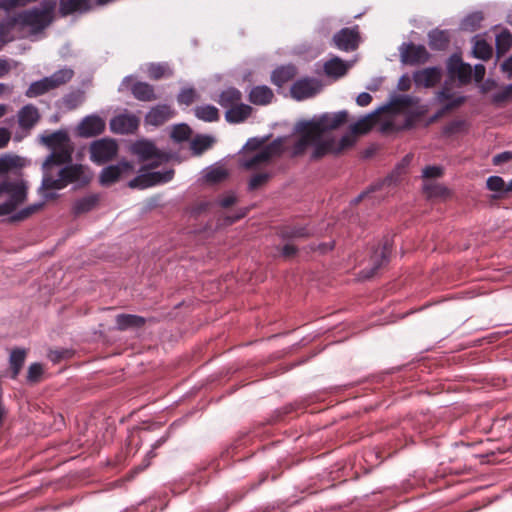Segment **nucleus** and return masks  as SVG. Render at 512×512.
<instances>
[{"mask_svg":"<svg viewBox=\"0 0 512 512\" xmlns=\"http://www.w3.org/2000/svg\"><path fill=\"white\" fill-rule=\"evenodd\" d=\"M3 195L8 198L0 203V216H9L10 223L24 221L44 207V201H40L16 211L28 198V182L19 171L14 178L7 176L0 180V196Z\"/></svg>","mask_w":512,"mask_h":512,"instance_id":"nucleus-1","label":"nucleus"},{"mask_svg":"<svg viewBox=\"0 0 512 512\" xmlns=\"http://www.w3.org/2000/svg\"><path fill=\"white\" fill-rule=\"evenodd\" d=\"M72 161V151L50 152L42 163V181L38 193L44 204L58 197L57 191L65 188L66 163Z\"/></svg>","mask_w":512,"mask_h":512,"instance_id":"nucleus-2","label":"nucleus"},{"mask_svg":"<svg viewBox=\"0 0 512 512\" xmlns=\"http://www.w3.org/2000/svg\"><path fill=\"white\" fill-rule=\"evenodd\" d=\"M56 0H42L40 5L16 14L18 26L29 28L32 34L42 32L53 21Z\"/></svg>","mask_w":512,"mask_h":512,"instance_id":"nucleus-3","label":"nucleus"},{"mask_svg":"<svg viewBox=\"0 0 512 512\" xmlns=\"http://www.w3.org/2000/svg\"><path fill=\"white\" fill-rule=\"evenodd\" d=\"M74 70L69 67H63L55 71L50 76L34 81L25 92L28 98H35L55 90L72 80Z\"/></svg>","mask_w":512,"mask_h":512,"instance_id":"nucleus-4","label":"nucleus"},{"mask_svg":"<svg viewBox=\"0 0 512 512\" xmlns=\"http://www.w3.org/2000/svg\"><path fill=\"white\" fill-rule=\"evenodd\" d=\"M348 118V112L341 110L333 113H323L319 116H314L308 121H303V127L311 128V130L318 136L324 134L326 131L334 130L343 125Z\"/></svg>","mask_w":512,"mask_h":512,"instance_id":"nucleus-5","label":"nucleus"},{"mask_svg":"<svg viewBox=\"0 0 512 512\" xmlns=\"http://www.w3.org/2000/svg\"><path fill=\"white\" fill-rule=\"evenodd\" d=\"M118 152L116 140L101 138L91 142L89 146L90 160L97 165H103L111 161Z\"/></svg>","mask_w":512,"mask_h":512,"instance_id":"nucleus-6","label":"nucleus"},{"mask_svg":"<svg viewBox=\"0 0 512 512\" xmlns=\"http://www.w3.org/2000/svg\"><path fill=\"white\" fill-rule=\"evenodd\" d=\"M92 177L93 174L88 166L73 163L72 161L66 163L64 176L65 188L70 184H74L77 188L85 187L90 183Z\"/></svg>","mask_w":512,"mask_h":512,"instance_id":"nucleus-7","label":"nucleus"},{"mask_svg":"<svg viewBox=\"0 0 512 512\" xmlns=\"http://www.w3.org/2000/svg\"><path fill=\"white\" fill-rule=\"evenodd\" d=\"M321 89L322 83L320 80L313 77H305L293 83L290 93L295 100L302 101L316 96L320 93Z\"/></svg>","mask_w":512,"mask_h":512,"instance_id":"nucleus-8","label":"nucleus"},{"mask_svg":"<svg viewBox=\"0 0 512 512\" xmlns=\"http://www.w3.org/2000/svg\"><path fill=\"white\" fill-rule=\"evenodd\" d=\"M400 60L404 64L417 65L428 61L430 54L424 45L402 43L399 47Z\"/></svg>","mask_w":512,"mask_h":512,"instance_id":"nucleus-9","label":"nucleus"},{"mask_svg":"<svg viewBox=\"0 0 512 512\" xmlns=\"http://www.w3.org/2000/svg\"><path fill=\"white\" fill-rule=\"evenodd\" d=\"M391 253V243L386 239L371 256V266L361 271L362 278L369 279L376 275L377 271L389 261Z\"/></svg>","mask_w":512,"mask_h":512,"instance_id":"nucleus-10","label":"nucleus"},{"mask_svg":"<svg viewBox=\"0 0 512 512\" xmlns=\"http://www.w3.org/2000/svg\"><path fill=\"white\" fill-rule=\"evenodd\" d=\"M39 142L49 148L51 152L72 151L70 149V137L65 129H59L52 133L45 132L39 136Z\"/></svg>","mask_w":512,"mask_h":512,"instance_id":"nucleus-11","label":"nucleus"},{"mask_svg":"<svg viewBox=\"0 0 512 512\" xmlns=\"http://www.w3.org/2000/svg\"><path fill=\"white\" fill-rule=\"evenodd\" d=\"M134 170L131 162L119 161L115 165H109L100 172L99 180L103 186H109L117 182L122 176L132 173Z\"/></svg>","mask_w":512,"mask_h":512,"instance_id":"nucleus-12","label":"nucleus"},{"mask_svg":"<svg viewBox=\"0 0 512 512\" xmlns=\"http://www.w3.org/2000/svg\"><path fill=\"white\" fill-rule=\"evenodd\" d=\"M106 127L105 121L96 114L85 116L77 125V135L81 138H91L100 135Z\"/></svg>","mask_w":512,"mask_h":512,"instance_id":"nucleus-13","label":"nucleus"},{"mask_svg":"<svg viewBox=\"0 0 512 512\" xmlns=\"http://www.w3.org/2000/svg\"><path fill=\"white\" fill-rule=\"evenodd\" d=\"M358 26L353 28H342L333 36V44L336 48L342 51H353L359 44Z\"/></svg>","mask_w":512,"mask_h":512,"instance_id":"nucleus-14","label":"nucleus"},{"mask_svg":"<svg viewBox=\"0 0 512 512\" xmlns=\"http://www.w3.org/2000/svg\"><path fill=\"white\" fill-rule=\"evenodd\" d=\"M109 126L115 134H132L139 126V119L133 114H119L110 120Z\"/></svg>","mask_w":512,"mask_h":512,"instance_id":"nucleus-15","label":"nucleus"},{"mask_svg":"<svg viewBox=\"0 0 512 512\" xmlns=\"http://www.w3.org/2000/svg\"><path fill=\"white\" fill-rule=\"evenodd\" d=\"M175 110L167 104H159L152 107L145 116V123L158 127L175 116Z\"/></svg>","mask_w":512,"mask_h":512,"instance_id":"nucleus-16","label":"nucleus"},{"mask_svg":"<svg viewBox=\"0 0 512 512\" xmlns=\"http://www.w3.org/2000/svg\"><path fill=\"white\" fill-rule=\"evenodd\" d=\"M296 131L300 133V136L295 141L292 147L291 156L297 157L307 150L308 147L312 146L315 137L317 136L311 128H304L303 121L297 123Z\"/></svg>","mask_w":512,"mask_h":512,"instance_id":"nucleus-17","label":"nucleus"},{"mask_svg":"<svg viewBox=\"0 0 512 512\" xmlns=\"http://www.w3.org/2000/svg\"><path fill=\"white\" fill-rule=\"evenodd\" d=\"M442 75L443 73L440 67H429L416 71L413 75V80L416 86L430 88L441 81Z\"/></svg>","mask_w":512,"mask_h":512,"instance_id":"nucleus-18","label":"nucleus"},{"mask_svg":"<svg viewBox=\"0 0 512 512\" xmlns=\"http://www.w3.org/2000/svg\"><path fill=\"white\" fill-rule=\"evenodd\" d=\"M312 147V160L320 159L328 154H336L334 137H324L322 134H319L315 137V141H313Z\"/></svg>","mask_w":512,"mask_h":512,"instance_id":"nucleus-19","label":"nucleus"},{"mask_svg":"<svg viewBox=\"0 0 512 512\" xmlns=\"http://www.w3.org/2000/svg\"><path fill=\"white\" fill-rule=\"evenodd\" d=\"M133 151L142 159V160H150V159H159L168 160V157L161 153L158 148L148 140L137 141L133 145Z\"/></svg>","mask_w":512,"mask_h":512,"instance_id":"nucleus-20","label":"nucleus"},{"mask_svg":"<svg viewBox=\"0 0 512 512\" xmlns=\"http://www.w3.org/2000/svg\"><path fill=\"white\" fill-rule=\"evenodd\" d=\"M39 119V111L32 104L25 105L18 111V123L23 129L30 130L37 124Z\"/></svg>","mask_w":512,"mask_h":512,"instance_id":"nucleus-21","label":"nucleus"},{"mask_svg":"<svg viewBox=\"0 0 512 512\" xmlns=\"http://www.w3.org/2000/svg\"><path fill=\"white\" fill-rule=\"evenodd\" d=\"M147 319L135 314H118L115 317L116 329L126 331L143 327Z\"/></svg>","mask_w":512,"mask_h":512,"instance_id":"nucleus-22","label":"nucleus"},{"mask_svg":"<svg viewBox=\"0 0 512 512\" xmlns=\"http://www.w3.org/2000/svg\"><path fill=\"white\" fill-rule=\"evenodd\" d=\"M90 9V0H59V13L67 16L73 13H84Z\"/></svg>","mask_w":512,"mask_h":512,"instance_id":"nucleus-23","label":"nucleus"},{"mask_svg":"<svg viewBox=\"0 0 512 512\" xmlns=\"http://www.w3.org/2000/svg\"><path fill=\"white\" fill-rule=\"evenodd\" d=\"M296 73L297 69L292 64L279 66L272 71L271 82L278 87H282L285 83L292 80Z\"/></svg>","mask_w":512,"mask_h":512,"instance_id":"nucleus-24","label":"nucleus"},{"mask_svg":"<svg viewBox=\"0 0 512 512\" xmlns=\"http://www.w3.org/2000/svg\"><path fill=\"white\" fill-rule=\"evenodd\" d=\"M251 106L238 103L225 112V119L228 123L238 124L245 121L251 114Z\"/></svg>","mask_w":512,"mask_h":512,"instance_id":"nucleus-25","label":"nucleus"},{"mask_svg":"<svg viewBox=\"0 0 512 512\" xmlns=\"http://www.w3.org/2000/svg\"><path fill=\"white\" fill-rule=\"evenodd\" d=\"M131 93L137 100L143 102H149L157 99L154 87L147 82H135L131 86Z\"/></svg>","mask_w":512,"mask_h":512,"instance_id":"nucleus-26","label":"nucleus"},{"mask_svg":"<svg viewBox=\"0 0 512 512\" xmlns=\"http://www.w3.org/2000/svg\"><path fill=\"white\" fill-rule=\"evenodd\" d=\"M273 98V91L266 85L255 86L249 93V101L255 105H267Z\"/></svg>","mask_w":512,"mask_h":512,"instance_id":"nucleus-27","label":"nucleus"},{"mask_svg":"<svg viewBox=\"0 0 512 512\" xmlns=\"http://www.w3.org/2000/svg\"><path fill=\"white\" fill-rule=\"evenodd\" d=\"M99 196L97 194H89L77 199L73 203L72 211L78 216L93 210L98 204Z\"/></svg>","mask_w":512,"mask_h":512,"instance_id":"nucleus-28","label":"nucleus"},{"mask_svg":"<svg viewBox=\"0 0 512 512\" xmlns=\"http://www.w3.org/2000/svg\"><path fill=\"white\" fill-rule=\"evenodd\" d=\"M26 350L23 348H15L10 352L9 365L11 369L10 378L16 379L25 363Z\"/></svg>","mask_w":512,"mask_h":512,"instance_id":"nucleus-29","label":"nucleus"},{"mask_svg":"<svg viewBox=\"0 0 512 512\" xmlns=\"http://www.w3.org/2000/svg\"><path fill=\"white\" fill-rule=\"evenodd\" d=\"M241 99L242 94L237 88L228 87L220 93L217 102L221 107L228 110L230 109V107H233L236 104H238L241 101Z\"/></svg>","mask_w":512,"mask_h":512,"instance_id":"nucleus-30","label":"nucleus"},{"mask_svg":"<svg viewBox=\"0 0 512 512\" xmlns=\"http://www.w3.org/2000/svg\"><path fill=\"white\" fill-rule=\"evenodd\" d=\"M85 101V92L82 89H75L61 98V105L64 109L70 111L74 110Z\"/></svg>","mask_w":512,"mask_h":512,"instance_id":"nucleus-31","label":"nucleus"},{"mask_svg":"<svg viewBox=\"0 0 512 512\" xmlns=\"http://www.w3.org/2000/svg\"><path fill=\"white\" fill-rule=\"evenodd\" d=\"M429 46L433 50H444L448 47L450 39L447 31L433 29L428 33Z\"/></svg>","mask_w":512,"mask_h":512,"instance_id":"nucleus-32","label":"nucleus"},{"mask_svg":"<svg viewBox=\"0 0 512 512\" xmlns=\"http://www.w3.org/2000/svg\"><path fill=\"white\" fill-rule=\"evenodd\" d=\"M348 65L339 57H334L324 64V72L328 76L340 78L346 74Z\"/></svg>","mask_w":512,"mask_h":512,"instance_id":"nucleus-33","label":"nucleus"},{"mask_svg":"<svg viewBox=\"0 0 512 512\" xmlns=\"http://www.w3.org/2000/svg\"><path fill=\"white\" fill-rule=\"evenodd\" d=\"M284 137H277L269 144L265 145L260 149L263 156H265V160L269 162L271 159L275 157H279L284 152Z\"/></svg>","mask_w":512,"mask_h":512,"instance_id":"nucleus-34","label":"nucleus"},{"mask_svg":"<svg viewBox=\"0 0 512 512\" xmlns=\"http://www.w3.org/2000/svg\"><path fill=\"white\" fill-rule=\"evenodd\" d=\"M214 142L215 138L213 136L198 134L192 139L190 148L194 155H201L204 151L211 148Z\"/></svg>","mask_w":512,"mask_h":512,"instance_id":"nucleus-35","label":"nucleus"},{"mask_svg":"<svg viewBox=\"0 0 512 512\" xmlns=\"http://www.w3.org/2000/svg\"><path fill=\"white\" fill-rule=\"evenodd\" d=\"M24 166V158L18 155L5 154L0 157V174L8 173L13 169L19 170Z\"/></svg>","mask_w":512,"mask_h":512,"instance_id":"nucleus-36","label":"nucleus"},{"mask_svg":"<svg viewBox=\"0 0 512 512\" xmlns=\"http://www.w3.org/2000/svg\"><path fill=\"white\" fill-rule=\"evenodd\" d=\"M195 116L204 122H215L219 120V110L210 104L196 106L194 109Z\"/></svg>","mask_w":512,"mask_h":512,"instance_id":"nucleus-37","label":"nucleus"},{"mask_svg":"<svg viewBox=\"0 0 512 512\" xmlns=\"http://www.w3.org/2000/svg\"><path fill=\"white\" fill-rule=\"evenodd\" d=\"M264 163L268 162L265 160V156L262 155L260 150L253 155H245L239 159L240 167L245 170L256 169Z\"/></svg>","mask_w":512,"mask_h":512,"instance_id":"nucleus-38","label":"nucleus"},{"mask_svg":"<svg viewBox=\"0 0 512 512\" xmlns=\"http://www.w3.org/2000/svg\"><path fill=\"white\" fill-rule=\"evenodd\" d=\"M483 20V14L480 11L468 14L460 23V29L463 31L474 32L479 27Z\"/></svg>","mask_w":512,"mask_h":512,"instance_id":"nucleus-39","label":"nucleus"},{"mask_svg":"<svg viewBox=\"0 0 512 512\" xmlns=\"http://www.w3.org/2000/svg\"><path fill=\"white\" fill-rule=\"evenodd\" d=\"M273 173L271 171H261L254 173L247 184L248 191H254L257 190L264 185H266L269 180L272 178Z\"/></svg>","mask_w":512,"mask_h":512,"instance_id":"nucleus-40","label":"nucleus"},{"mask_svg":"<svg viewBox=\"0 0 512 512\" xmlns=\"http://www.w3.org/2000/svg\"><path fill=\"white\" fill-rule=\"evenodd\" d=\"M497 56L504 55L512 46V34L504 30L495 39Z\"/></svg>","mask_w":512,"mask_h":512,"instance_id":"nucleus-41","label":"nucleus"},{"mask_svg":"<svg viewBox=\"0 0 512 512\" xmlns=\"http://www.w3.org/2000/svg\"><path fill=\"white\" fill-rule=\"evenodd\" d=\"M486 187L490 191L495 192L493 198H501L504 196L505 181L500 176H490L486 181Z\"/></svg>","mask_w":512,"mask_h":512,"instance_id":"nucleus-42","label":"nucleus"},{"mask_svg":"<svg viewBox=\"0 0 512 512\" xmlns=\"http://www.w3.org/2000/svg\"><path fill=\"white\" fill-rule=\"evenodd\" d=\"M172 75V71L166 63H151L148 66V75L153 80H159L162 77Z\"/></svg>","mask_w":512,"mask_h":512,"instance_id":"nucleus-43","label":"nucleus"},{"mask_svg":"<svg viewBox=\"0 0 512 512\" xmlns=\"http://www.w3.org/2000/svg\"><path fill=\"white\" fill-rule=\"evenodd\" d=\"M492 47L485 40H477L473 46V54L481 60H488L492 56Z\"/></svg>","mask_w":512,"mask_h":512,"instance_id":"nucleus-44","label":"nucleus"},{"mask_svg":"<svg viewBox=\"0 0 512 512\" xmlns=\"http://www.w3.org/2000/svg\"><path fill=\"white\" fill-rule=\"evenodd\" d=\"M310 229L305 226H294L284 229L281 233L284 239L306 238L311 235Z\"/></svg>","mask_w":512,"mask_h":512,"instance_id":"nucleus-45","label":"nucleus"},{"mask_svg":"<svg viewBox=\"0 0 512 512\" xmlns=\"http://www.w3.org/2000/svg\"><path fill=\"white\" fill-rule=\"evenodd\" d=\"M191 133V128L187 124L181 123L173 126L170 136L176 142H183L189 139Z\"/></svg>","mask_w":512,"mask_h":512,"instance_id":"nucleus-46","label":"nucleus"},{"mask_svg":"<svg viewBox=\"0 0 512 512\" xmlns=\"http://www.w3.org/2000/svg\"><path fill=\"white\" fill-rule=\"evenodd\" d=\"M128 186L132 189H146L153 187V182L150 179V173H142L134 177L128 182Z\"/></svg>","mask_w":512,"mask_h":512,"instance_id":"nucleus-47","label":"nucleus"},{"mask_svg":"<svg viewBox=\"0 0 512 512\" xmlns=\"http://www.w3.org/2000/svg\"><path fill=\"white\" fill-rule=\"evenodd\" d=\"M228 172L223 167H210L209 170L205 174V179L210 183H219L227 178Z\"/></svg>","mask_w":512,"mask_h":512,"instance_id":"nucleus-48","label":"nucleus"},{"mask_svg":"<svg viewBox=\"0 0 512 512\" xmlns=\"http://www.w3.org/2000/svg\"><path fill=\"white\" fill-rule=\"evenodd\" d=\"M149 173L150 179L153 182V186L170 182L175 174L173 169H167L165 171H154Z\"/></svg>","mask_w":512,"mask_h":512,"instance_id":"nucleus-49","label":"nucleus"},{"mask_svg":"<svg viewBox=\"0 0 512 512\" xmlns=\"http://www.w3.org/2000/svg\"><path fill=\"white\" fill-rule=\"evenodd\" d=\"M197 93L193 87H185L181 89L177 95V102L180 105H191L197 99Z\"/></svg>","mask_w":512,"mask_h":512,"instance_id":"nucleus-50","label":"nucleus"},{"mask_svg":"<svg viewBox=\"0 0 512 512\" xmlns=\"http://www.w3.org/2000/svg\"><path fill=\"white\" fill-rule=\"evenodd\" d=\"M465 100H466L465 96L454 97L452 95V98L447 100V102H445L443 107L432 117V120L437 119L438 117L442 116L447 111H450L454 108L461 106L465 102Z\"/></svg>","mask_w":512,"mask_h":512,"instance_id":"nucleus-51","label":"nucleus"},{"mask_svg":"<svg viewBox=\"0 0 512 512\" xmlns=\"http://www.w3.org/2000/svg\"><path fill=\"white\" fill-rule=\"evenodd\" d=\"M355 136L350 132L344 134L339 141L335 139V151L336 154L341 153L346 148L352 147L355 143Z\"/></svg>","mask_w":512,"mask_h":512,"instance_id":"nucleus-52","label":"nucleus"},{"mask_svg":"<svg viewBox=\"0 0 512 512\" xmlns=\"http://www.w3.org/2000/svg\"><path fill=\"white\" fill-rule=\"evenodd\" d=\"M512 97V82L506 85L502 90L492 95V102L496 105H500Z\"/></svg>","mask_w":512,"mask_h":512,"instance_id":"nucleus-53","label":"nucleus"},{"mask_svg":"<svg viewBox=\"0 0 512 512\" xmlns=\"http://www.w3.org/2000/svg\"><path fill=\"white\" fill-rule=\"evenodd\" d=\"M367 115L350 126V132L355 136L357 134H364L370 129L369 117Z\"/></svg>","mask_w":512,"mask_h":512,"instance_id":"nucleus-54","label":"nucleus"},{"mask_svg":"<svg viewBox=\"0 0 512 512\" xmlns=\"http://www.w3.org/2000/svg\"><path fill=\"white\" fill-rule=\"evenodd\" d=\"M16 15H13L3 21H0V38L4 39L8 34L11 32V30L18 26V21L15 20Z\"/></svg>","mask_w":512,"mask_h":512,"instance_id":"nucleus-55","label":"nucleus"},{"mask_svg":"<svg viewBox=\"0 0 512 512\" xmlns=\"http://www.w3.org/2000/svg\"><path fill=\"white\" fill-rule=\"evenodd\" d=\"M43 373V368L40 363H32L28 367V373H27V381L30 383H36L39 381L41 375Z\"/></svg>","mask_w":512,"mask_h":512,"instance_id":"nucleus-56","label":"nucleus"},{"mask_svg":"<svg viewBox=\"0 0 512 512\" xmlns=\"http://www.w3.org/2000/svg\"><path fill=\"white\" fill-rule=\"evenodd\" d=\"M455 76L458 78L459 82L462 84H467L471 81L472 76V67L468 63H463V66L460 67Z\"/></svg>","mask_w":512,"mask_h":512,"instance_id":"nucleus-57","label":"nucleus"},{"mask_svg":"<svg viewBox=\"0 0 512 512\" xmlns=\"http://www.w3.org/2000/svg\"><path fill=\"white\" fill-rule=\"evenodd\" d=\"M463 63L461 56L458 54H453L449 57L447 61V71L451 77L455 76V73L463 66Z\"/></svg>","mask_w":512,"mask_h":512,"instance_id":"nucleus-58","label":"nucleus"},{"mask_svg":"<svg viewBox=\"0 0 512 512\" xmlns=\"http://www.w3.org/2000/svg\"><path fill=\"white\" fill-rule=\"evenodd\" d=\"M413 103L412 98L408 95H395L391 98L389 102V106L398 108V107H408Z\"/></svg>","mask_w":512,"mask_h":512,"instance_id":"nucleus-59","label":"nucleus"},{"mask_svg":"<svg viewBox=\"0 0 512 512\" xmlns=\"http://www.w3.org/2000/svg\"><path fill=\"white\" fill-rule=\"evenodd\" d=\"M268 140V136L259 138V137H252L249 138L246 142V144L243 146L244 150L247 151H256L260 149Z\"/></svg>","mask_w":512,"mask_h":512,"instance_id":"nucleus-60","label":"nucleus"},{"mask_svg":"<svg viewBox=\"0 0 512 512\" xmlns=\"http://www.w3.org/2000/svg\"><path fill=\"white\" fill-rule=\"evenodd\" d=\"M464 124L465 122L463 120H453L444 127V133L448 135L457 133L464 126Z\"/></svg>","mask_w":512,"mask_h":512,"instance_id":"nucleus-61","label":"nucleus"},{"mask_svg":"<svg viewBox=\"0 0 512 512\" xmlns=\"http://www.w3.org/2000/svg\"><path fill=\"white\" fill-rule=\"evenodd\" d=\"M442 175V168L439 166H426L422 171L424 178H437Z\"/></svg>","mask_w":512,"mask_h":512,"instance_id":"nucleus-62","label":"nucleus"},{"mask_svg":"<svg viewBox=\"0 0 512 512\" xmlns=\"http://www.w3.org/2000/svg\"><path fill=\"white\" fill-rule=\"evenodd\" d=\"M512 160V151H504L495 155L492 159L494 165H500Z\"/></svg>","mask_w":512,"mask_h":512,"instance_id":"nucleus-63","label":"nucleus"},{"mask_svg":"<svg viewBox=\"0 0 512 512\" xmlns=\"http://www.w3.org/2000/svg\"><path fill=\"white\" fill-rule=\"evenodd\" d=\"M500 70L508 79L512 78V54L500 65Z\"/></svg>","mask_w":512,"mask_h":512,"instance_id":"nucleus-64","label":"nucleus"}]
</instances>
